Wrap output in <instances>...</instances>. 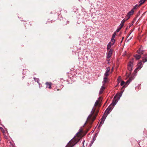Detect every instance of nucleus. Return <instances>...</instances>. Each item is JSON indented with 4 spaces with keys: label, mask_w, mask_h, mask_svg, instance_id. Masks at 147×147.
Masks as SVG:
<instances>
[{
    "label": "nucleus",
    "mask_w": 147,
    "mask_h": 147,
    "mask_svg": "<svg viewBox=\"0 0 147 147\" xmlns=\"http://www.w3.org/2000/svg\"><path fill=\"white\" fill-rule=\"evenodd\" d=\"M122 93H118L114 96L113 100V102L107 108L108 110H109L111 112L113 109L112 107L115 106L117 102L119 100L120 97L121 96Z\"/></svg>",
    "instance_id": "obj_1"
},
{
    "label": "nucleus",
    "mask_w": 147,
    "mask_h": 147,
    "mask_svg": "<svg viewBox=\"0 0 147 147\" xmlns=\"http://www.w3.org/2000/svg\"><path fill=\"white\" fill-rule=\"evenodd\" d=\"M134 79V78L133 77H130L129 79L125 83V82L123 81H122L120 84L122 86L124 85L123 86V88H125L127 86V85L129 84V83H130V82Z\"/></svg>",
    "instance_id": "obj_2"
},
{
    "label": "nucleus",
    "mask_w": 147,
    "mask_h": 147,
    "mask_svg": "<svg viewBox=\"0 0 147 147\" xmlns=\"http://www.w3.org/2000/svg\"><path fill=\"white\" fill-rule=\"evenodd\" d=\"M77 142L75 139H73L70 141L65 147H72L75 145Z\"/></svg>",
    "instance_id": "obj_3"
},
{
    "label": "nucleus",
    "mask_w": 147,
    "mask_h": 147,
    "mask_svg": "<svg viewBox=\"0 0 147 147\" xmlns=\"http://www.w3.org/2000/svg\"><path fill=\"white\" fill-rule=\"evenodd\" d=\"M134 59L132 58L129 61L128 64L127 65V68L128 70L130 71H131L132 70V68L133 65Z\"/></svg>",
    "instance_id": "obj_4"
},
{
    "label": "nucleus",
    "mask_w": 147,
    "mask_h": 147,
    "mask_svg": "<svg viewBox=\"0 0 147 147\" xmlns=\"http://www.w3.org/2000/svg\"><path fill=\"white\" fill-rule=\"evenodd\" d=\"M142 67V61H141L139 62L137 65V67L135 69V72L137 71V70H138L141 68Z\"/></svg>",
    "instance_id": "obj_5"
},
{
    "label": "nucleus",
    "mask_w": 147,
    "mask_h": 147,
    "mask_svg": "<svg viewBox=\"0 0 147 147\" xmlns=\"http://www.w3.org/2000/svg\"><path fill=\"white\" fill-rule=\"evenodd\" d=\"M134 12V10L133 9H132L130 11H129L127 14L126 16V17H127V20L129 19L130 17V16L133 15Z\"/></svg>",
    "instance_id": "obj_6"
},
{
    "label": "nucleus",
    "mask_w": 147,
    "mask_h": 147,
    "mask_svg": "<svg viewBox=\"0 0 147 147\" xmlns=\"http://www.w3.org/2000/svg\"><path fill=\"white\" fill-rule=\"evenodd\" d=\"M96 109V108L94 107H93L92 109V110L91 112V114L88 116V118L87 120H90L91 118V117L92 115L94 114L95 110Z\"/></svg>",
    "instance_id": "obj_7"
},
{
    "label": "nucleus",
    "mask_w": 147,
    "mask_h": 147,
    "mask_svg": "<svg viewBox=\"0 0 147 147\" xmlns=\"http://www.w3.org/2000/svg\"><path fill=\"white\" fill-rule=\"evenodd\" d=\"M110 69V68L109 67L107 68L106 72L104 74V77H107V76L109 75Z\"/></svg>",
    "instance_id": "obj_8"
},
{
    "label": "nucleus",
    "mask_w": 147,
    "mask_h": 147,
    "mask_svg": "<svg viewBox=\"0 0 147 147\" xmlns=\"http://www.w3.org/2000/svg\"><path fill=\"white\" fill-rule=\"evenodd\" d=\"M113 52V50L111 49L110 50L108 53H107V59H109L112 56Z\"/></svg>",
    "instance_id": "obj_9"
},
{
    "label": "nucleus",
    "mask_w": 147,
    "mask_h": 147,
    "mask_svg": "<svg viewBox=\"0 0 147 147\" xmlns=\"http://www.w3.org/2000/svg\"><path fill=\"white\" fill-rule=\"evenodd\" d=\"M105 88V85H102L101 87L100 88V89L99 94H102L103 92L104 91V90Z\"/></svg>",
    "instance_id": "obj_10"
},
{
    "label": "nucleus",
    "mask_w": 147,
    "mask_h": 147,
    "mask_svg": "<svg viewBox=\"0 0 147 147\" xmlns=\"http://www.w3.org/2000/svg\"><path fill=\"white\" fill-rule=\"evenodd\" d=\"M109 82L107 77H104L103 80L102 82V85H105V84Z\"/></svg>",
    "instance_id": "obj_11"
},
{
    "label": "nucleus",
    "mask_w": 147,
    "mask_h": 147,
    "mask_svg": "<svg viewBox=\"0 0 147 147\" xmlns=\"http://www.w3.org/2000/svg\"><path fill=\"white\" fill-rule=\"evenodd\" d=\"M101 97H99V98H98V99L96 100L95 103L94 105V106H96L98 105L100 100H101Z\"/></svg>",
    "instance_id": "obj_12"
},
{
    "label": "nucleus",
    "mask_w": 147,
    "mask_h": 147,
    "mask_svg": "<svg viewBox=\"0 0 147 147\" xmlns=\"http://www.w3.org/2000/svg\"><path fill=\"white\" fill-rule=\"evenodd\" d=\"M97 134L96 133L95 134V136H94V137H93V138L92 139V140L91 142L90 143V146L92 145L93 144V143H94V141L96 140V136H97Z\"/></svg>",
    "instance_id": "obj_13"
},
{
    "label": "nucleus",
    "mask_w": 147,
    "mask_h": 147,
    "mask_svg": "<svg viewBox=\"0 0 147 147\" xmlns=\"http://www.w3.org/2000/svg\"><path fill=\"white\" fill-rule=\"evenodd\" d=\"M46 84L47 86V88H48L49 89H51V86L52 85V83L50 82H47L46 83Z\"/></svg>",
    "instance_id": "obj_14"
},
{
    "label": "nucleus",
    "mask_w": 147,
    "mask_h": 147,
    "mask_svg": "<svg viewBox=\"0 0 147 147\" xmlns=\"http://www.w3.org/2000/svg\"><path fill=\"white\" fill-rule=\"evenodd\" d=\"M142 61L144 63L147 61V54L144 55L142 58Z\"/></svg>",
    "instance_id": "obj_15"
},
{
    "label": "nucleus",
    "mask_w": 147,
    "mask_h": 147,
    "mask_svg": "<svg viewBox=\"0 0 147 147\" xmlns=\"http://www.w3.org/2000/svg\"><path fill=\"white\" fill-rule=\"evenodd\" d=\"M112 45V43L111 42H109L108 43L107 47V49L108 50L110 49Z\"/></svg>",
    "instance_id": "obj_16"
},
{
    "label": "nucleus",
    "mask_w": 147,
    "mask_h": 147,
    "mask_svg": "<svg viewBox=\"0 0 147 147\" xmlns=\"http://www.w3.org/2000/svg\"><path fill=\"white\" fill-rule=\"evenodd\" d=\"M137 53L140 54H142L143 53V51L142 50L141 47L137 51Z\"/></svg>",
    "instance_id": "obj_17"
},
{
    "label": "nucleus",
    "mask_w": 147,
    "mask_h": 147,
    "mask_svg": "<svg viewBox=\"0 0 147 147\" xmlns=\"http://www.w3.org/2000/svg\"><path fill=\"white\" fill-rule=\"evenodd\" d=\"M107 116H106V115L104 114L102 117L101 120L102 121L104 122Z\"/></svg>",
    "instance_id": "obj_18"
},
{
    "label": "nucleus",
    "mask_w": 147,
    "mask_h": 147,
    "mask_svg": "<svg viewBox=\"0 0 147 147\" xmlns=\"http://www.w3.org/2000/svg\"><path fill=\"white\" fill-rule=\"evenodd\" d=\"M141 5L139 4H136V5L133 7V8L132 9H133V10H134V9H136L138 8V7H139Z\"/></svg>",
    "instance_id": "obj_19"
},
{
    "label": "nucleus",
    "mask_w": 147,
    "mask_h": 147,
    "mask_svg": "<svg viewBox=\"0 0 147 147\" xmlns=\"http://www.w3.org/2000/svg\"><path fill=\"white\" fill-rule=\"evenodd\" d=\"M134 57L137 60H138L141 58V56L140 55L136 54L134 55Z\"/></svg>",
    "instance_id": "obj_20"
},
{
    "label": "nucleus",
    "mask_w": 147,
    "mask_h": 147,
    "mask_svg": "<svg viewBox=\"0 0 147 147\" xmlns=\"http://www.w3.org/2000/svg\"><path fill=\"white\" fill-rule=\"evenodd\" d=\"M110 112L111 111H109V110H108V109H107L105 111L104 114L106 115V116H107L109 114V113H110Z\"/></svg>",
    "instance_id": "obj_21"
},
{
    "label": "nucleus",
    "mask_w": 147,
    "mask_h": 147,
    "mask_svg": "<svg viewBox=\"0 0 147 147\" xmlns=\"http://www.w3.org/2000/svg\"><path fill=\"white\" fill-rule=\"evenodd\" d=\"M146 0H140L139 3L140 5H141L143 4Z\"/></svg>",
    "instance_id": "obj_22"
},
{
    "label": "nucleus",
    "mask_w": 147,
    "mask_h": 147,
    "mask_svg": "<svg viewBox=\"0 0 147 147\" xmlns=\"http://www.w3.org/2000/svg\"><path fill=\"white\" fill-rule=\"evenodd\" d=\"M34 79L35 81L36 82H37L39 84H40V83H39V80L38 79L35 78H34Z\"/></svg>",
    "instance_id": "obj_23"
},
{
    "label": "nucleus",
    "mask_w": 147,
    "mask_h": 147,
    "mask_svg": "<svg viewBox=\"0 0 147 147\" xmlns=\"http://www.w3.org/2000/svg\"><path fill=\"white\" fill-rule=\"evenodd\" d=\"M111 41L113 42L112 43V45H113L115 43V38H112L111 39Z\"/></svg>",
    "instance_id": "obj_24"
},
{
    "label": "nucleus",
    "mask_w": 147,
    "mask_h": 147,
    "mask_svg": "<svg viewBox=\"0 0 147 147\" xmlns=\"http://www.w3.org/2000/svg\"><path fill=\"white\" fill-rule=\"evenodd\" d=\"M104 122L102 121L101 120V121H100V124L98 125V127H100L103 124Z\"/></svg>",
    "instance_id": "obj_25"
},
{
    "label": "nucleus",
    "mask_w": 147,
    "mask_h": 147,
    "mask_svg": "<svg viewBox=\"0 0 147 147\" xmlns=\"http://www.w3.org/2000/svg\"><path fill=\"white\" fill-rule=\"evenodd\" d=\"M116 33L115 32H114L113 34L112 38H115V36H116Z\"/></svg>",
    "instance_id": "obj_26"
},
{
    "label": "nucleus",
    "mask_w": 147,
    "mask_h": 147,
    "mask_svg": "<svg viewBox=\"0 0 147 147\" xmlns=\"http://www.w3.org/2000/svg\"><path fill=\"white\" fill-rule=\"evenodd\" d=\"M127 20V19L126 20H125V19H123V20L121 22V24H124V22H125V21Z\"/></svg>",
    "instance_id": "obj_27"
},
{
    "label": "nucleus",
    "mask_w": 147,
    "mask_h": 147,
    "mask_svg": "<svg viewBox=\"0 0 147 147\" xmlns=\"http://www.w3.org/2000/svg\"><path fill=\"white\" fill-rule=\"evenodd\" d=\"M132 38V37H131L129 38L128 39H127L126 40L127 42H128L129 40H130Z\"/></svg>",
    "instance_id": "obj_28"
},
{
    "label": "nucleus",
    "mask_w": 147,
    "mask_h": 147,
    "mask_svg": "<svg viewBox=\"0 0 147 147\" xmlns=\"http://www.w3.org/2000/svg\"><path fill=\"white\" fill-rule=\"evenodd\" d=\"M123 25H124V24L121 23L120 25V28H121L123 26Z\"/></svg>",
    "instance_id": "obj_29"
},
{
    "label": "nucleus",
    "mask_w": 147,
    "mask_h": 147,
    "mask_svg": "<svg viewBox=\"0 0 147 147\" xmlns=\"http://www.w3.org/2000/svg\"><path fill=\"white\" fill-rule=\"evenodd\" d=\"M121 28H118V29H117L116 31H117V32H118L119 31V30L121 29Z\"/></svg>",
    "instance_id": "obj_30"
},
{
    "label": "nucleus",
    "mask_w": 147,
    "mask_h": 147,
    "mask_svg": "<svg viewBox=\"0 0 147 147\" xmlns=\"http://www.w3.org/2000/svg\"><path fill=\"white\" fill-rule=\"evenodd\" d=\"M82 131V130L81 129H79V131L78 132L77 134H76V135H77L81 131Z\"/></svg>",
    "instance_id": "obj_31"
},
{
    "label": "nucleus",
    "mask_w": 147,
    "mask_h": 147,
    "mask_svg": "<svg viewBox=\"0 0 147 147\" xmlns=\"http://www.w3.org/2000/svg\"><path fill=\"white\" fill-rule=\"evenodd\" d=\"M96 116H95L92 119V121H94L95 119V118H96Z\"/></svg>",
    "instance_id": "obj_32"
},
{
    "label": "nucleus",
    "mask_w": 147,
    "mask_h": 147,
    "mask_svg": "<svg viewBox=\"0 0 147 147\" xmlns=\"http://www.w3.org/2000/svg\"><path fill=\"white\" fill-rule=\"evenodd\" d=\"M84 142H85V140H83V144H84ZM84 146V144H83V146Z\"/></svg>",
    "instance_id": "obj_33"
},
{
    "label": "nucleus",
    "mask_w": 147,
    "mask_h": 147,
    "mask_svg": "<svg viewBox=\"0 0 147 147\" xmlns=\"http://www.w3.org/2000/svg\"><path fill=\"white\" fill-rule=\"evenodd\" d=\"M86 122H85V123H84V125L83 126H85V125L86 124Z\"/></svg>",
    "instance_id": "obj_34"
},
{
    "label": "nucleus",
    "mask_w": 147,
    "mask_h": 147,
    "mask_svg": "<svg viewBox=\"0 0 147 147\" xmlns=\"http://www.w3.org/2000/svg\"><path fill=\"white\" fill-rule=\"evenodd\" d=\"M11 147H13V145L12 144L11 145Z\"/></svg>",
    "instance_id": "obj_35"
},
{
    "label": "nucleus",
    "mask_w": 147,
    "mask_h": 147,
    "mask_svg": "<svg viewBox=\"0 0 147 147\" xmlns=\"http://www.w3.org/2000/svg\"><path fill=\"white\" fill-rule=\"evenodd\" d=\"M0 128L1 129H3L1 127H0Z\"/></svg>",
    "instance_id": "obj_36"
},
{
    "label": "nucleus",
    "mask_w": 147,
    "mask_h": 147,
    "mask_svg": "<svg viewBox=\"0 0 147 147\" xmlns=\"http://www.w3.org/2000/svg\"><path fill=\"white\" fill-rule=\"evenodd\" d=\"M131 34V33H130V34L128 35V37L130 35V34Z\"/></svg>",
    "instance_id": "obj_37"
},
{
    "label": "nucleus",
    "mask_w": 147,
    "mask_h": 147,
    "mask_svg": "<svg viewBox=\"0 0 147 147\" xmlns=\"http://www.w3.org/2000/svg\"><path fill=\"white\" fill-rule=\"evenodd\" d=\"M124 38V37H123L122 38V40H123V39Z\"/></svg>",
    "instance_id": "obj_38"
},
{
    "label": "nucleus",
    "mask_w": 147,
    "mask_h": 147,
    "mask_svg": "<svg viewBox=\"0 0 147 147\" xmlns=\"http://www.w3.org/2000/svg\"><path fill=\"white\" fill-rule=\"evenodd\" d=\"M108 63L109 64H110V63H109V62H108Z\"/></svg>",
    "instance_id": "obj_39"
},
{
    "label": "nucleus",
    "mask_w": 147,
    "mask_h": 147,
    "mask_svg": "<svg viewBox=\"0 0 147 147\" xmlns=\"http://www.w3.org/2000/svg\"><path fill=\"white\" fill-rule=\"evenodd\" d=\"M110 60H107V61H109Z\"/></svg>",
    "instance_id": "obj_40"
}]
</instances>
